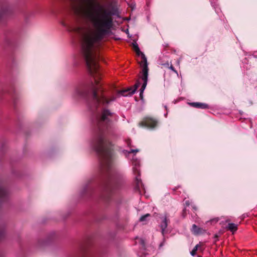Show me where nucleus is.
Returning <instances> with one entry per match:
<instances>
[{"label":"nucleus","instance_id":"obj_2","mask_svg":"<svg viewBox=\"0 0 257 257\" xmlns=\"http://www.w3.org/2000/svg\"><path fill=\"white\" fill-rule=\"evenodd\" d=\"M132 46L134 50L136 52L137 55L139 56H140L142 59V60L140 62V65L142 68V78L144 81V83L142 86L141 91L140 95L141 98H142L143 92L145 90L147 84L148 68L147 66V58L145 57V55L140 50V49L137 43L135 42L133 43Z\"/></svg>","mask_w":257,"mask_h":257},{"label":"nucleus","instance_id":"obj_17","mask_svg":"<svg viewBox=\"0 0 257 257\" xmlns=\"http://www.w3.org/2000/svg\"><path fill=\"white\" fill-rule=\"evenodd\" d=\"M170 69H171V70H173V71H175V72H176V71L174 69V68H173L172 66H171V67H170Z\"/></svg>","mask_w":257,"mask_h":257},{"label":"nucleus","instance_id":"obj_14","mask_svg":"<svg viewBox=\"0 0 257 257\" xmlns=\"http://www.w3.org/2000/svg\"><path fill=\"white\" fill-rule=\"evenodd\" d=\"M148 216H149V214H147L145 215L142 216L140 218V220L141 221H142V222H144V221H145L146 220V218L147 217H148Z\"/></svg>","mask_w":257,"mask_h":257},{"label":"nucleus","instance_id":"obj_11","mask_svg":"<svg viewBox=\"0 0 257 257\" xmlns=\"http://www.w3.org/2000/svg\"><path fill=\"white\" fill-rule=\"evenodd\" d=\"M139 164V162L137 161H135L133 159V165L134 166L133 169L134 172H137L138 173H139V170L137 169V165Z\"/></svg>","mask_w":257,"mask_h":257},{"label":"nucleus","instance_id":"obj_10","mask_svg":"<svg viewBox=\"0 0 257 257\" xmlns=\"http://www.w3.org/2000/svg\"><path fill=\"white\" fill-rule=\"evenodd\" d=\"M228 229L234 232L237 229V226L235 224L230 223L228 224Z\"/></svg>","mask_w":257,"mask_h":257},{"label":"nucleus","instance_id":"obj_12","mask_svg":"<svg viewBox=\"0 0 257 257\" xmlns=\"http://www.w3.org/2000/svg\"><path fill=\"white\" fill-rule=\"evenodd\" d=\"M200 246L199 244H197L193 249L191 251V254L193 256L195 255L196 254V251L197 250L198 247Z\"/></svg>","mask_w":257,"mask_h":257},{"label":"nucleus","instance_id":"obj_16","mask_svg":"<svg viewBox=\"0 0 257 257\" xmlns=\"http://www.w3.org/2000/svg\"><path fill=\"white\" fill-rule=\"evenodd\" d=\"M139 152L138 150H132L131 151V153H137V152Z\"/></svg>","mask_w":257,"mask_h":257},{"label":"nucleus","instance_id":"obj_7","mask_svg":"<svg viewBox=\"0 0 257 257\" xmlns=\"http://www.w3.org/2000/svg\"><path fill=\"white\" fill-rule=\"evenodd\" d=\"M162 223H161V227L162 229V233H164L165 229L167 226V218L166 215L163 216L161 217Z\"/></svg>","mask_w":257,"mask_h":257},{"label":"nucleus","instance_id":"obj_6","mask_svg":"<svg viewBox=\"0 0 257 257\" xmlns=\"http://www.w3.org/2000/svg\"><path fill=\"white\" fill-rule=\"evenodd\" d=\"M93 96L98 101H102L103 102H108V101L104 97V96L101 95L99 98V93L97 90V88L96 87H94Z\"/></svg>","mask_w":257,"mask_h":257},{"label":"nucleus","instance_id":"obj_3","mask_svg":"<svg viewBox=\"0 0 257 257\" xmlns=\"http://www.w3.org/2000/svg\"><path fill=\"white\" fill-rule=\"evenodd\" d=\"M97 147L96 150L98 152H101L103 159L104 163H106L107 160L110 156V151L107 150L105 146L104 140L103 138H100L97 141Z\"/></svg>","mask_w":257,"mask_h":257},{"label":"nucleus","instance_id":"obj_4","mask_svg":"<svg viewBox=\"0 0 257 257\" xmlns=\"http://www.w3.org/2000/svg\"><path fill=\"white\" fill-rule=\"evenodd\" d=\"M157 121L152 118L146 117L141 123H140V125L149 128H154L157 125Z\"/></svg>","mask_w":257,"mask_h":257},{"label":"nucleus","instance_id":"obj_15","mask_svg":"<svg viewBox=\"0 0 257 257\" xmlns=\"http://www.w3.org/2000/svg\"><path fill=\"white\" fill-rule=\"evenodd\" d=\"M5 192L3 189H0V197L3 196L4 195Z\"/></svg>","mask_w":257,"mask_h":257},{"label":"nucleus","instance_id":"obj_13","mask_svg":"<svg viewBox=\"0 0 257 257\" xmlns=\"http://www.w3.org/2000/svg\"><path fill=\"white\" fill-rule=\"evenodd\" d=\"M192 231L194 233H198V228H197V227L195 225H193L192 226Z\"/></svg>","mask_w":257,"mask_h":257},{"label":"nucleus","instance_id":"obj_1","mask_svg":"<svg viewBox=\"0 0 257 257\" xmlns=\"http://www.w3.org/2000/svg\"><path fill=\"white\" fill-rule=\"evenodd\" d=\"M95 0H76L72 5L74 13L89 24L81 35V48L87 67L92 74L98 68V49L100 41L109 34L113 26V13L104 5Z\"/></svg>","mask_w":257,"mask_h":257},{"label":"nucleus","instance_id":"obj_5","mask_svg":"<svg viewBox=\"0 0 257 257\" xmlns=\"http://www.w3.org/2000/svg\"><path fill=\"white\" fill-rule=\"evenodd\" d=\"M140 84L139 83L135 84L134 86V87L132 88L131 87L130 88H128L127 89L123 90L122 91H120L118 92V95L119 96L122 95V96H126L127 94H133L136 90L137 89V88L139 86Z\"/></svg>","mask_w":257,"mask_h":257},{"label":"nucleus","instance_id":"obj_9","mask_svg":"<svg viewBox=\"0 0 257 257\" xmlns=\"http://www.w3.org/2000/svg\"><path fill=\"white\" fill-rule=\"evenodd\" d=\"M110 115L111 113L108 110H104L101 115V119L104 121L106 120Z\"/></svg>","mask_w":257,"mask_h":257},{"label":"nucleus","instance_id":"obj_18","mask_svg":"<svg viewBox=\"0 0 257 257\" xmlns=\"http://www.w3.org/2000/svg\"><path fill=\"white\" fill-rule=\"evenodd\" d=\"M94 79H95V83H97V82H97V80L96 79V78H94Z\"/></svg>","mask_w":257,"mask_h":257},{"label":"nucleus","instance_id":"obj_8","mask_svg":"<svg viewBox=\"0 0 257 257\" xmlns=\"http://www.w3.org/2000/svg\"><path fill=\"white\" fill-rule=\"evenodd\" d=\"M191 105L195 107L201 108L203 109L207 108L208 107V106L206 104L199 102L192 103Z\"/></svg>","mask_w":257,"mask_h":257}]
</instances>
